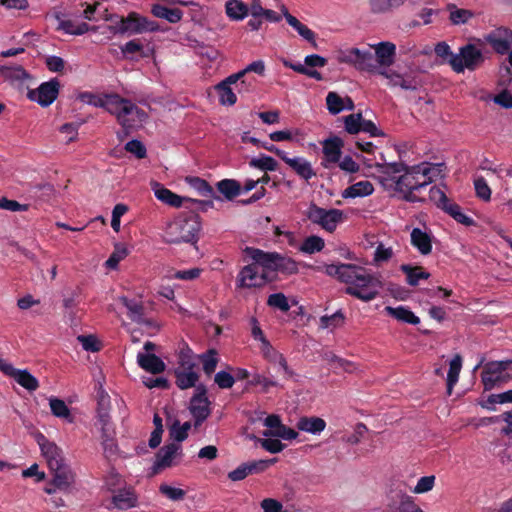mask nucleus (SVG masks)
Here are the masks:
<instances>
[{"mask_svg":"<svg viewBox=\"0 0 512 512\" xmlns=\"http://www.w3.org/2000/svg\"><path fill=\"white\" fill-rule=\"evenodd\" d=\"M225 12L231 20H243L249 13V7L240 0H228Z\"/></svg>","mask_w":512,"mask_h":512,"instance_id":"c9c22d12","label":"nucleus"},{"mask_svg":"<svg viewBox=\"0 0 512 512\" xmlns=\"http://www.w3.org/2000/svg\"><path fill=\"white\" fill-rule=\"evenodd\" d=\"M374 192L373 184L368 180H362L347 187L342 196L344 198H356L369 196Z\"/></svg>","mask_w":512,"mask_h":512,"instance_id":"c756f323","label":"nucleus"},{"mask_svg":"<svg viewBox=\"0 0 512 512\" xmlns=\"http://www.w3.org/2000/svg\"><path fill=\"white\" fill-rule=\"evenodd\" d=\"M484 39L497 54L504 55L512 46V30L501 26L486 34Z\"/></svg>","mask_w":512,"mask_h":512,"instance_id":"dca6fc26","label":"nucleus"},{"mask_svg":"<svg viewBox=\"0 0 512 512\" xmlns=\"http://www.w3.org/2000/svg\"><path fill=\"white\" fill-rule=\"evenodd\" d=\"M116 17L115 25L110 27L114 34L135 35L144 32H155L160 29L156 21L149 20L136 12H130L126 17Z\"/></svg>","mask_w":512,"mask_h":512,"instance_id":"39448f33","label":"nucleus"},{"mask_svg":"<svg viewBox=\"0 0 512 512\" xmlns=\"http://www.w3.org/2000/svg\"><path fill=\"white\" fill-rule=\"evenodd\" d=\"M243 253L251 260L260 264L261 267L274 270L276 273L292 275L298 272V264L294 259L277 252H265L254 247H245Z\"/></svg>","mask_w":512,"mask_h":512,"instance_id":"20e7f679","label":"nucleus"},{"mask_svg":"<svg viewBox=\"0 0 512 512\" xmlns=\"http://www.w3.org/2000/svg\"><path fill=\"white\" fill-rule=\"evenodd\" d=\"M102 108L116 117L125 136L147 118L144 110L116 93L105 94Z\"/></svg>","mask_w":512,"mask_h":512,"instance_id":"f03ea898","label":"nucleus"},{"mask_svg":"<svg viewBox=\"0 0 512 512\" xmlns=\"http://www.w3.org/2000/svg\"><path fill=\"white\" fill-rule=\"evenodd\" d=\"M293 171L301 178L306 181H309L311 178L316 176L315 171L313 170L311 163L304 158L295 157L293 160L289 161L288 165Z\"/></svg>","mask_w":512,"mask_h":512,"instance_id":"72a5a7b5","label":"nucleus"},{"mask_svg":"<svg viewBox=\"0 0 512 512\" xmlns=\"http://www.w3.org/2000/svg\"><path fill=\"white\" fill-rule=\"evenodd\" d=\"M250 167L260 169L262 171H275L277 170V161L268 155L261 154L258 158H252L249 162Z\"/></svg>","mask_w":512,"mask_h":512,"instance_id":"c03bdc74","label":"nucleus"},{"mask_svg":"<svg viewBox=\"0 0 512 512\" xmlns=\"http://www.w3.org/2000/svg\"><path fill=\"white\" fill-rule=\"evenodd\" d=\"M485 61L483 52L474 44L468 43L459 48L456 57L450 61V67L456 73H463L466 69L475 71Z\"/></svg>","mask_w":512,"mask_h":512,"instance_id":"0eeeda50","label":"nucleus"},{"mask_svg":"<svg viewBox=\"0 0 512 512\" xmlns=\"http://www.w3.org/2000/svg\"><path fill=\"white\" fill-rule=\"evenodd\" d=\"M405 1L406 0H369V4L373 13H386L400 7Z\"/></svg>","mask_w":512,"mask_h":512,"instance_id":"79ce46f5","label":"nucleus"},{"mask_svg":"<svg viewBox=\"0 0 512 512\" xmlns=\"http://www.w3.org/2000/svg\"><path fill=\"white\" fill-rule=\"evenodd\" d=\"M344 315L341 311H337L332 315H324L320 318V325L322 328H335L343 324Z\"/></svg>","mask_w":512,"mask_h":512,"instance_id":"4d7b16f0","label":"nucleus"},{"mask_svg":"<svg viewBox=\"0 0 512 512\" xmlns=\"http://www.w3.org/2000/svg\"><path fill=\"white\" fill-rule=\"evenodd\" d=\"M375 50V61L379 66L389 67L395 61L396 45L392 42H380L373 46Z\"/></svg>","mask_w":512,"mask_h":512,"instance_id":"4be33fe9","label":"nucleus"},{"mask_svg":"<svg viewBox=\"0 0 512 512\" xmlns=\"http://www.w3.org/2000/svg\"><path fill=\"white\" fill-rule=\"evenodd\" d=\"M56 18L58 20L57 30H62L66 34L79 36L90 30V26L85 22L75 25L72 20L61 19L59 15Z\"/></svg>","mask_w":512,"mask_h":512,"instance_id":"4c0bfd02","label":"nucleus"},{"mask_svg":"<svg viewBox=\"0 0 512 512\" xmlns=\"http://www.w3.org/2000/svg\"><path fill=\"white\" fill-rule=\"evenodd\" d=\"M282 13L285 17L287 23L292 26L298 34L303 37L306 41L311 43L314 47H316V34L308 28L306 25L301 23L295 16L291 15L285 6L282 7Z\"/></svg>","mask_w":512,"mask_h":512,"instance_id":"bb28decb","label":"nucleus"},{"mask_svg":"<svg viewBox=\"0 0 512 512\" xmlns=\"http://www.w3.org/2000/svg\"><path fill=\"white\" fill-rule=\"evenodd\" d=\"M214 381L219 388L229 389L234 385L235 378L233 375L226 371H219L215 374Z\"/></svg>","mask_w":512,"mask_h":512,"instance_id":"69168bd1","label":"nucleus"},{"mask_svg":"<svg viewBox=\"0 0 512 512\" xmlns=\"http://www.w3.org/2000/svg\"><path fill=\"white\" fill-rule=\"evenodd\" d=\"M0 371H2L5 375L13 377L20 386L27 389L28 391H35L39 387V381L29 371L16 369L1 358Z\"/></svg>","mask_w":512,"mask_h":512,"instance_id":"a211bd4d","label":"nucleus"},{"mask_svg":"<svg viewBox=\"0 0 512 512\" xmlns=\"http://www.w3.org/2000/svg\"><path fill=\"white\" fill-rule=\"evenodd\" d=\"M434 52L437 57H439L443 63H447L450 65V61L453 57H456V54L452 52L450 46L442 41L438 42L435 45Z\"/></svg>","mask_w":512,"mask_h":512,"instance_id":"13d9d810","label":"nucleus"},{"mask_svg":"<svg viewBox=\"0 0 512 512\" xmlns=\"http://www.w3.org/2000/svg\"><path fill=\"white\" fill-rule=\"evenodd\" d=\"M381 75L389 80V85L392 87L399 86L404 90L415 91L420 86L419 81L415 77L403 76L399 73L387 71L380 72Z\"/></svg>","mask_w":512,"mask_h":512,"instance_id":"a878e982","label":"nucleus"},{"mask_svg":"<svg viewBox=\"0 0 512 512\" xmlns=\"http://www.w3.org/2000/svg\"><path fill=\"white\" fill-rule=\"evenodd\" d=\"M186 182L192 187L199 195L204 197H214V190L212 186L204 179L196 176H190L186 178Z\"/></svg>","mask_w":512,"mask_h":512,"instance_id":"a19ab883","label":"nucleus"},{"mask_svg":"<svg viewBox=\"0 0 512 512\" xmlns=\"http://www.w3.org/2000/svg\"><path fill=\"white\" fill-rule=\"evenodd\" d=\"M326 105L332 115H337L344 110V99L336 92H329L326 96Z\"/></svg>","mask_w":512,"mask_h":512,"instance_id":"8fccbe9b","label":"nucleus"},{"mask_svg":"<svg viewBox=\"0 0 512 512\" xmlns=\"http://www.w3.org/2000/svg\"><path fill=\"white\" fill-rule=\"evenodd\" d=\"M187 202L190 203L188 208L189 211H193L195 213L198 212H207L209 209L213 208L214 203L212 200H196L188 198Z\"/></svg>","mask_w":512,"mask_h":512,"instance_id":"774afa93","label":"nucleus"},{"mask_svg":"<svg viewBox=\"0 0 512 512\" xmlns=\"http://www.w3.org/2000/svg\"><path fill=\"white\" fill-rule=\"evenodd\" d=\"M449 19L454 25L465 24L473 17V13L467 9H459L455 5L449 6Z\"/></svg>","mask_w":512,"mask_h":512,"instance_id":"09e8293b","label":"nucleus"},{"mask_svg":"<svg viewBox=\"0 0 512 512\" xmlns=\"http://www.w3.org/2000/svg\"><path fill=\"white\" fill-rule=\"evenodd\" d=\"M199 358L203 365V371L206 375H211L215 372L219 361L217 351L215 349L207 350L205 353L201 354Z\"/></svg>","mask_w":512,"mask_h":512,"instance_id":"a18cd8bd","label":"nucleus"},{"mask_svg":"<svg viewBox=\"0 0 512 512\" xmlns=\"http://www.w3.org/2000/svg\"><path fill=\"white\" fill-rule=\"evenodd\" d=\"M122 303L127 308V316L131 321L138 324H148L144 319V306L141 303L126 297L122 298Z\"/></svg>","mask_w":512,"mask_h":512,"instance_id":"e433bc0d","label":"nucleus"},{"mask_svg":"<svg viewBox=\"0 0 512 512\" xmlns=\"http://www.w3.org/2000/svg\"><path fill=\"white\" fill-rule=\"evenodd\" d=\"M400 270L405 273L406 281L410 286H417L420 280H427L430 277V273L424 271L421 266L402 264Z\"/></svg>","mask_w":512,"mask_h":512,"instance_id":"7c9ffc66","label":"nucleus"},{"mask_svg":"<svg viewBox=\"0 0 512 512\" xmlns=\"http://www.w3.org/2000/svg\"><path fill=\"white\" fill-rule=\"evenodd\" d=\"M474 188L478 198L484 201L491 199L492 192L484 177L479 176L474 179Z\"/></svg>","mask_w":512,"mask_h":512,"instance_id":"6e6d98bb","label":"nucleus"},{"mask_svg":"<svg viewBox=\"0 0 512 512\" xmlns=\"http://www.w3.org/2000/svg\"><path fill=\"white\" fill-rule=\"evenodd\" d=\"M362 114L354 113L344 117L345 131L349 134H357L361 131Z\"/></svg>","mask_w":512,"mask_h":512,"instance_id":"3c124183","label":"nucleus"},{"mask_svg":"<svg viewBox=\"0 0 512 512\" xmlns=\"http://www.w3.org/2000/svg\"><path fill=\"white\" fill-rule=\"evenodd\" d=\"M398 512H424L414 501V499L406 494L400 496Z\"/></svg>","mask_w":512,"mask_h":512,"instance_id":"bf43d9fd","label":"nucleus"},{"mask_svg":"<svg viewBox=\"0 0 512 512\" xmlns=\"http://www.w3.org/2000/svg\"><path fill=\"white\" fill-rule=\"evenodd\" d=\"M201 230V218L193 211L181 212L174 221L170 222L165 231L164 240L169 244L182 242L196 243Z\"/></svg>","mask_w":512,"mask_h":512,"instance_id":"7ed1b4c3","label":"nucleus"},{"mask_svg":"<svg viewBox=\"0 0 512 512\" xmlns=\"http://www.w3.org/2000/svg\"><path fill=\"white\" fill-rule=\"evenodd\" d=\"M381 159L383 163H377L376 167L380 173L387 176L382 178V184L393 187L395 191L402 194L403 200L411 203L424 201L415 194V191L429 185L441 171L440 167L444 165L423 162L409 166L402 161L386 162L383 154Z\"/></svg>","mask_w":512,"mask_h":512,"instance_id":"f257e3e1","label":"nucleus"},{"mask_svg":"<svg viewBox=\"0 0 512 512\" xmlns=\"http://www.w3.org/2000/svg\"><path fill=\"white\" fill-rule=\"evenodd\" d=\"M462 368V357L456 354L450 361L447 374V393L451 395L454 385L458 382L459 374Z\"/></svg>","mask_w":512,"mask_h":512,"instance_id":"58836bf2","label":"nucleus"},{"mask_svg":"<svg viewBox=\"0 0 512 512\" xmlns=\"http://www.w3.org/2000/svg\"><path fill=\"white\" fill-rule=\"evenodd\" d=\"M181 452V445L178 443H170L163 446L155 455L153 468L159 471L170 467L174 457Z\"/></svg>","mask_w":512,"mask_h":512,"instance_id":"412c9836","label":"nucleus"},{"mask_svg":"<svg viewBox=\"0 0 512 512\" xmlns=\"http://www.w3.org/2000/svg\"><path fill=\"white\" fill-rule=\"evenodd\" d=\"M151 13L161 19H165L170 23H178L183 17V11L178 8H168L161 4H153Z\"/></svg>","mask_w":512,"mask_h":512,"instance_id":"c85d7f7f","label":"nucleus"},{"mask_svg":"<svg viewBox=\"0 0 512 512\" xmlns=\"http://www.w3.org/2000/svg\"><path fill=\"white\" fill-rule=\"evenodd\" d=\"M316 271H322L326 275L336 278L338 281L352 286L359 273H363V267L355 264H325L315 268Z\"/></svg>","mask_w":512,"mask_h":512,"instance_id":"9b49d317","label":"nucleus"},{"mask_svg":"<svg viewBox=\"0 0 512 512\" xmlns=\"http://www.w3.org/2000/svg\"><path fill=\"white\" fill-rule=\"evenodd\" d=\"M218 191L225 196L226 199L232 200L240 194L241 186L234 179H223L217 183Z\"/></svg>","mask_w":512,"mask_h":512,"instance_id":"ea45409f","label":"nucleus"},{"mask_svg":"<svg viewBox=\"0 0 512 512\" xmlns=\"http://www.w3.org/2000/svg\"><path fill=\"white\" fill-rule=\"evenodd\" d=\"M159 491L167 498L173 501L182 500L185 497L186 492L181 488H175L167 484H162L159 487Z\"/></svg>","mask_w":512,"mask_h":512,"instance_id":"680f3d73","label":"nucleus"},{"mask_svg":"<svg viewBox=\"0 0 512 512\" xmlns=\"http://www.w3.org/2000/svg\"><path fill=\"white\" fill-rule=\"evenodd\" d=\"M263 436L279 437L284 440H293L297 438L298 433L294 429L289 428L283 424L279 430H264Z\"/></svg>","mask_w":512,"mask_h":512,"instance_id":"603ef678","label":"nucleus"},{"mask_svg":"<svg viewBox=\"0 0 512 512\" xmlns=\"http://www.w3.org/2000/svg\"><path fill=\"white\" fill-rule=\"evenodd\" d=\"M137 363L142 369L152 374H160L166 367L163 360L152 353H138Z\"/></svg>","mask_w":512,"mask_h":512,"instance_id":"393cba45","label":"nucleus"},{"mask_svg":"<svg viewBox=\"0 0 512 512\" xmlns=\"http://www.w3.org/2000/svg\"><path fill=\"white\" fill-rule=\"evenodd\" d=\"M306 217L314 224L319 225L327 232H333L343 220V211L339 209H324L311 203L305 212Z\"/></svg>","mask_w":512,"mask_h":512,"instance_id":"9d476101","label":"nucleus"},{"mask_svg":"<svg viewBox=\"0 0 512 512\" xmlns=\"http://www.w3.org/2000/svg\"><path fill=\"white\" fill-rule=\"evenodd\" d=\"M259 266L260 264L254 263L244 266L237 276L236 285L238 288H256L261 287L260 274H259Z\"/></svg>","mask_w":512,"mask_h":512,"instance_id":"aec40b11","label":"nucleus"},{"mask_svg":"<svg viewBox=\"0 0 512 512\" xmlns=\"http://www.w3.org/2000/svg\"><path fill=\"white\" fill-rule=\"evenodd\" d=\"M297 428L307 433L320 434L326 428V422L320 417L304 416L298 420Z\"/></svg>","mask_w":512,"mask_h":512,"instance_id":"cd10ccee","label":"nucleus"},{"mask_svg":"<svg viewBox=\"0 0 512 512\" xmlns=\"http://www.w3.org/2000/svg\"><path fill=\"white\" fill-rule=\"evenodd\" d=\"M429 198L437 206V208L443 210L458 223L467 227L475 225L474 219L464 214L461 211V207L457 203L452 202L447 197L446 193L439 187L433 186L430 188Z\"/></svg>","mask_w":512,"mask_h":512,"instance_id":"6e6552de","label":"nucleus"},{"mask_svg":"<svg viewBox=\"0 0 512 512\" xmlns=\"http://www.w3.org/2000/svg\"><path fill=\"white\" fill-rule=\"evenodd\" d=\"M377 68L375 57L369 50H360L357 60L356 69L360 71L372 72Z\"/></svg>","mask_w":512,"mask_h":512,"instance_id":"49530a36","label":"nucleus"},{"mask_svg":"<svg viewBox=\"0 0 512 512\" xmlns=\"http://www.w3.org/2000/svg\"><path fill=\"white\" fill-rule=\"evenodd\" d=\"M128 253V249L125 246L117 244L114 251L106 261V267L115 269L119 262L123 260L128 255Z\"/></svg>","mask_w":512,"mask_h":512,"instance_id":"5fc2aeb1","label":"nucleus"},{"mask_svg":"<svg viewBox=\"0 0 512 512\" xmlns=\"http://www.w3.org/2000/svg\"><path fill=\"white\" fill-rule=\"evenodd\" d=\"M267 305L273 308H277L282 312H288L290 310L288 299L281 292L269 295L267 299Z\"/></svg>","mask_w":512,"mask_h":512,"instance_id":"864d4df0","label":"nucleus"},{"mask_svg":"<svg viewBox=\"0 0 512 512\" xmlns=\"http://www.w3.org/2000/svg\"><path fill=\"white\" fill-rule=\"evenodd\" d=\"M152 189L154 191L155 197L163 202L164 204H167L171 207H181L183 202H187L186 197H181L177 195L176 193L172 192L168 188L164 187L162 184L158 182L152 183Z\"/></svg>","mask_w":512,"mask_h":512,"instance_id":"5701e85b","label":"nucleus"},{"mask_svg":"<svg viewBox=\"0 0 512 512\" xmlns=\"http://www.w3.org/2000/svg\"><path fill=\"white\" fill-rule=\"evenodd\" d=\"M507 370H512V360L487 362L481 373L484 390H492L496 386L507 382L510 378L509 375L505 374Z\"/></svg>","mask_w":512,"mask_h":512,"instance_id":"1a4fd4ad","label":"nucleus"},{"mask_svg":"<svg viewBox=\"0 0 512 512\" xmlns=\"http://www.w3.org/2000/svg\"><path fill=\"white\" fill-rule=\"evenodd\" d=\"M215 89L219 95V101L222 105H234L237 101V96L233 92L232 88L223 83H218Z\"/></svg>","mask_w":512,"mask_h":512,"instance_id":"de8ad7c7","label":"nucleus"},{"mask_svg":"<svg viewBox=\"0 0 512 512\" xmlns=\"http://www.w3.org/2000/svg\"><path fill=\"white\" fill-rule=\"evenodd\" d=\"M343 146L344 141L338 136L330 137L322 142V165L325 168L329 169L333 164L340 161Z\"/></svg>","mask_w":512,"mask_h":512,"instance_id":"6ab92c4d","label":"nucleus"},{"mask_svg":"<svg viewBox=\"0 0 512 512\" xmlns=\"http://www.w3.org/2000/svg\"><path fill=\"white\" fill-rule=\"evenodd\" d=\"M53 475L50 483L44 488L47 494H56V491H67L74 482V474L68 464H65L59 469L50 471Z\"/></svg>","mask_w":512,"mask_h":512,"instance_id":"f3484780","label":"nucleus"},{"mask_svg":"<svg viewBox=\"0 0 512 512\" xmlns=\"http://www.w3.org/2000/svg\"><path fill=\"white\" fill-rule=\"evenodd\" d=\"M206 393V387L198 385L196 393L190 400L189 410L195 420V426H200L210 416V401Z\"/></svg>","mask_w":512,"mask_h":512,"instance_id":"ddd939ff","label":"nucleus"},{"mask_svg":"<svg viewBox=\"0 0 512 512\" xmlns=\"http://www.w3.org/2000/svg\"><path fill=\"white\" fill-rule=\"evenodd\" d=\"M410 242L422 255H429L432 252V236L420 228L412 229Z\"/></svg>","mask_w":512,"mask_h":512,"instance_id":"b1692460","label":"nucleus"},{"mask_svg":"<svg viewBox=\"0 0 512 512\" xmlns=\"http://www.w3.org/2000/svg\"><path fill=\"white\" fill-rule=\"evenodd\" d=\"M434 484H435V476L434 475L423 476L418 480L417 485L413 489V492L416 494H422V493L429 492L433 489Z\"/></svg>","mask_w":512,"mask_h":512,"instance_id":"0e129e2a","label":"nucleus"},{"mask_svg":"<svg viewBox=\"0 0 512 512\" xmlns=\"http://www.w3.org/2000/svg\"><path fill=\"white\" fill-rule=\"evenodd\" d=\"M261 447L270 453H279L284 448L285 445L278 439H271L270 437L265 439H258Z\"/></svg>","mask_w":512,"mask_h":512,"instance_id":"338daca9","label":"nucleus"},{"mask_svg":"<svg viewBox=\"0 0 512 512\" xmlns=\"http://www.w3.org/2000/svg\"><path fill=\"white\" fill-rule=\"evenodd\" d=\"M196 367L195 362L190 356L182 354L180 356V367L175 369L176 385L181 390H185L191 387H197L196 382L199 379V375L194 368Z\"/></svg>","mask_w":512,"mask_h":512,"instance_id":"f8f14e48","label":"nucleus"},{"mask_svg":"<svg viewBox=\"0 0 512 512\" xmlns=\"http://www.w3.org/2000/svg\"><path fill=\"white\" fill-rule=\"evenodd\" d=\"M37 442L50 471L67 464L62 449L54 442L49 441L43 434L38 436Z\"/></svg>","mask_w":512,"mask_h":512,"instance_id":"4468645a","label":"nucleus"},{"mask_svg":"<svg viewBox=\"0 0 512 512\" xmlns=\"http://www.w3.org/2000/svg\"><path fill=\"white\" fill-rule=\"evenodd\" d=\"M112 503L120 510H127L136 506L137 497L133 491L122 489L113 495Z\"/></svg>","mask_w":512,"mask_h":512,"instance_id":"473e14b6","label":"nucleus"},{"mask_svg":"<svg viewBox=\"0 0 512 512\" xmlns=\"http://www.w3.org/2000/svg\"><path fill=\"white\" fill-rule=\"evenodd\" d=\"M125 150L136 156L138 159H143L147 155V150L145 145L136 139H133L126 143Z\"/></svg>","mask_w":512,"mask_h":512,"instance_id":"052dcab7","label":"nucleus"},{"mask_svg":"<svg viewBox=\"0 0 512 512\" xmlns=\"http://www.w3.org/2000/svg\"><path fill=\"white\" fill-rule=\"evenodd\" d=\"M60 83L56 78L39 85L36 90L29 92V98L42 107L50 106L59 94Z\"/></svg>","mask_w":512,"mask_h":512,"instance_id":"2eb2a0df","label":"nucleus"},{"mask_svg":"<svg viewBox=\"0 0 512 512\" xmlns=\"http://www.w3.org/2000/svg\"><path fill=\"white\" fill-rule=\"evenodd\" d=\"M78 98L86 104L92 105L94 107L102 108L103 101L105 99V94L99 95V94H94L92 92L86 91V92L80 93Z\"/></svg>","mask_w":512,"mask_h":512,"instance_id":"e2e57ef3","label":"nucleus"},{"mask_svg":"<svg viewBox=\"0 0 512 512\" xmlns=\"http://www.w3.org/2000/svg\"><path fill=\"white\" fill-rule=\"evenodd\" d=\"M49 406L53 416L64 419L68 423L74 422V416L71 414L69 407L62 399L53 396L50 397Z\"/></svg>","mask_w":512,"mask_h":512,"instance_id":"f704fd0d","label":"nucleus"},{"mask_svg":"<svg viewBox=\"0 0 512 512\" xmlns=\"http://www.w3.org/2000/svg\"><path fill=\"white\" fill-rule=\"evenodd\" d=\"M386 312L398 321L417 325L420 323V318L416 316L410 309L404 306L398 307H385Z\"/></svg>","mask_w":512,"mask_h":512,"instance_id":"2f4dec72","label":"nucleus"},{"mask_svg":"<svg viewBox=\"0 0 512 512\" xmlns=\"http://www.w3.org/2000/svg\"><path fill=\"white\" fill-rule=\"evenodd\" d=\"M380 287L381 281L376 276L368 273L366 268L363 267V273H359L352 286L345 288V293L361 301L369 302L378 296V288Z\"/></svg>","mask_w":512,"mask_h":512,"instance_id":"423d86ee","label":"nucleus"},{"mask_svg":"<svg viewBox=\"0 0 512 512\" xmlns=\"http://www.w3.org/2000/svg\"><path fill=\"white\" fill-rule=\"evenodd\" d=\"M325 247L324 240L317 236V235H311L306 237L301 246L300 251L306 254H314L316 252H320Z\"/></svg>","mask_w":512,"mask_h":512,"instance_id":"37998d69","label":"nucleus"}]
</instances>
